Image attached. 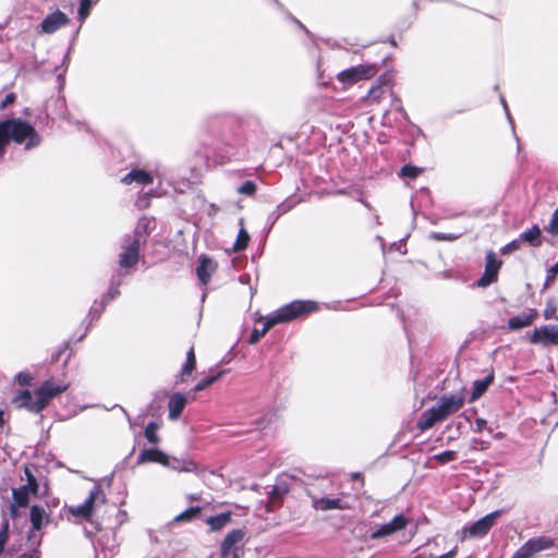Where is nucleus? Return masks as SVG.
Segmentation results:
<instances>
[{
	"label": "nucleus",
	"instance_id": "1",
	"mask_svg": "<svg viewBox=\"0 0 558 558\" xmlns=\"http://www.w3.org/2000/svg\"><path fill=\"white\" fill-rule=\"evenodd\" d=\"M316 310L317 304L313 301H293L289 304H286L266 318L262 329L254 328L252 330L248 338V343L255 344L275 325L291 322L303 314H307Z\"/></svg>",
	"mask_w": 558,
	"mask_h": 558
},
{
	"label": "nucleus",
	"instance_id": "2",
	"mask_svg": "<svg viewBox=\"0 0 558 558\" xmlns=\"http://www.w3.org/2000/svg\"><path fill=\"white\" fill-rule=\"evenodd\" d=\"M13 141L15 144H25L29 150L41 143V137L35 128L20 119H5L0 122V142L7 147Z\"/></svg>",
	"mask_w": 558,
	"mask_h": 558
},
{
	"label": "nucleus",
	"instance_id": "3",
	"mask_svg": "<svg viewBox=\"0 0 558 558\" xmlns=\"http://www.w3.org/2000/svg\"><path fill=\"white\" fill-rule=\"evenodd\" d=\"M68 387L66 384H58L54 379H48L34 393L28 390L21 391L14 397L13 403L17 408H26L31 412L39 413L51 399L64 392Z\"/></svg>",
	"mask_w": 558,
	"mask_h": 558
},
{
	"label": "nucleus",
	"instance_id": "4",
	"mask_svg": "<svg viewBox=\"0 0 558 558\" xmlns=\"http://www.w3.org/2000/svg\"><path fill=\"white\" fill-rule=\"evenodd\" d=\"M150 221L146 218L140 219L132 234H126L122 241V252L119 254V265L122 268H130L137 264L140 247L146 241L147 230Z\"/></svg>",
	"mask_w": 558,
	"mask_h": 558
},
{
	"label": "nucleus",
	"instance_id": "5",
	"mask_svg": "<svg viewBox=\"0 0 558 558\" xmlns=\"http://www.w3.org/2000/svg\"><path fill=\"white\" fill-rule=\"evenodd\" d=\"M107 501L106 494L100 485H95L89 492L88 496L83 504L78 506H72L69 508V512L83 520H86L93 525V530L84 529L87 537L92 538L93 535L100 530V525L92 520L94 512Z\"/></svg>",
	"mask_w": 558,
	"mask_h": 558
},
{
	"label": "nucleus",
	"instance_id": "6",
	"mask_svg": "<svg viewBox=\"0 0 558 558\" xmlns=\"http://www.w3.org/2000/svg\"><path fill=\"white\" fill-rule=\"evenodd\" d=\"M376 72L377 69L374 64H359L341 71L337 75V78L343 84L352 85L361 80H368L373 77Z\"/></svg>",
	"mask_w": 558,
	"mask_h": 558
},
{
	"label": "nucleus",
	"instance_id": "7",
	"mask_svg": "<svg viewBox=\"0 0 558 558\" xmlns=\"http://www.w3.org/2000/svg\"><path fill=\"white\" fill-rule=\"evenodd\" d=\"M502 513V510L493 511L471 524L469 527H464V531L471 537H483L495 525L497 519L500 518Z\"/></svg>",
	"mask_w": 558,
	"mask_h": 558
},
{
	"label": "nucleus",
	"instance_id": "8",
	"mask_svg": "<svg viewBox=\"0 0 558 558\" xmlns=\"http://www.w3.org/2000/svg\"><path fill=\"white\" fill-rule=\"evenodd\" d=\"M530 342L543 347H558V327L555 325H545L535 328L530 336Z\"/></svg>",
	"mask_w": 558,
	"mask_h": 558
},
{
	"label": "nucleus",
	"instance_id": "9",
	"mask_svg": "<svg viewBox=\"0 0 558 558\" xmlns=\"http://www.w3.org/2000/svg\"><path fill=\"white\" fill-rule=\"evenodd\" d=\"M244 536L245 532L241 529L229 532L221 543V558H240V548L236 545Z\"/></svg>",
	"mask_w": 558,
	"mask_h": 558
},
{
	"label": "nucleus",
	"instance_id": "10",
	"mask_svg": "<svg viewBox=\"0 0 558 558\" xmlns=\"http://www.w3.org/2000/svg\"><path fill=\"white\" fill-rule=\"evenodd\" d=\"M29 519L32 529L28 533V541L36 545L40 543V536H37L36 532L41 530L44 522H48L49 518L44 507L34 505L31 508Z\"/></svg>",
	"mask_w": 558,
	"mask_h": 558
},
{
	"label": "nucleus",
	"instance_id": "11",
	"mask_svg": "<svg viewBox=\"0 0 558 558\" xmlns=\"http://www.w3.org/2000/svg\"><path fill=\"white\" fill-rule=\"evenodd\" d=\"M500 267L501 260L496 257L494 252H488L486 255L485 270L482 277L477 280V286L485 288L495 282Z\"/></svg>",
	"mask_w": 558,
	"mask_h": 558
},
{
	"label": "nucleus",
	"instance_id": "12",
	"mask_svg": "<svg viewBox=\"0 0 558 558\" xmlns=\"http://www.w3.org/2000/svg\"><path fill=\"white\" fill-rule=\"evenodd\" d=\"M464 404V397L462 393H452L442 396L436 404L442 417L446 420L449 415L458 412Z\"/></svg>",
	"mask_w": 558,
	"mask_h": 558
},
{
	"label": "nucleus",
	"instance_id": "13",
	"mask_svg": "<svg viewBox=\"0 0 558 558\" xmlns=\"http://www.w3.org/2000/svg\"><path fill=\"white\" fill-rule=\"evenodd\" d=\"M407 525L408 519L403 514H398L390 522L380 525L372 532L369 537L371 539H379L405 529Z\"/></svg>",
	"mask_w": 558,
	"mask_h": 558
},
{
	"label": "nucleus",
	"instance_id": "14",
	"mask_svg": "<svg viewBox=\"0 0 558 558\" xmlns=\"http://www.w3.org/2000/svg\"><path fill=\"white\" fill-rule=\"evenodd\" d=\"M70 19L63 12L57 10L48 14L40 23V32L44 34H52L61 27L69 24Z\"/></svg>",
	"mask_w": 558,
	"mask_h": 558
},
{
	"label": "nucleus",
	"instance_id": "15",
	"mask_svg": "<svg viewBox=\"0 0 558 558\" xmlns=\"http://www.w3.org/2000/svg\"><path fill=\"white\" fill-rule=\"evenodd\" d=\"M216 269L217 263L214 259L206 255H201L198 257V266L196 268V274L198 280L203 286H206L209 282L211 275L216 271Z\"/></svg>",
	"mask_w": 558,
	"mask_h": 558
},
{
	"label": "nucleus",
	"instance_id": "16",
	"mask_svg": "<svg viewBox=\"0 0 558 558\" xmlns=\"http://www.w3.org/2000/svg\"><path fill=\"white\" fill-rule=\"evenodd\" d=\"M537 317V311L534 308H530L520 315L511 317L508 320V327L510 330H519L533 325Z\"/></svg>",
	"mask_w": 558,
	"mask_h": 558
},
{
	"label": "nucleus",
	"instance_id": "17",
	"mask_svg": "<svg viewBox=\"0 0 558 558\" xmlns=\"http://www.w3.org/2000/svg\"><path fill=\"white\" fill-rule=\"evenodd\" d=\"M445 418L439 412L437 405H434L421 414L417 421V428L421 430H427L432 428L437 422H441Z\"/></svg>",
	"mask_w": 558,
	"mask_h": 558
},
{
	"label": "nucleus",
	"instance_id": "18",
	"mask_svg": "<svg viewBox=\"0 0 558 558\" xmlns=\"http://www.w3.org/2000/svg\"><path fill=\"white\" fill-rule=\"evenodd\" d=\"M312 504L316 510H322V511H327V510H332V509H341V510L348 509V505L344 504L339 498H328V497L316 498V497H314L312 500Z\"/></svg>",
	"mask_w": 558,
	"mask_h": 558
},
{
	"label": "nucleus",
	"instance_id": "19",
	"mask_svg": "<svg viewBox=\"0 0 558 558\" xmlns=\"http://www.w3.org/2000/svg\"><path fill=\"white\" fill-rule=\"evenodd\" d=\"M163 465L179 472H195L197 465L192 460L166 456Z\"/></svg>",
	"mask_w": 558,
	"mask_h": 558
},
{
	"label": "nucleus",
	"instance_id": "20",
	"mask_svg": "<svg viewBox=\"0 0 558 558\" xmlns=\"http://www.w3.org/2000/svg\"><path fill=\"white\" fill-rule=\"evenodd\" d=\"M187 400L182 393H174L169 400V418L174 421L178 420L183 412Z\"/></svg>",
	"mask_w": 558,
	"mask_h": 558
},
{
	"label": "nucleus",
	"instance_id": "21",
	"mask_svg": "<svg viewBox=\"0 0 558 558\" xmlns=\"http://www.w3.org/2000/svg\"><path fill=\"white\" fill-rule=\"evenodd\" d=\"M154 181L153 177L142 169H134L130 171L125 177H123L122 182L124 184H131L133 182H136L141 185H148L151 184Z\"/></svg>",
	"mask_w": 558,
	"mask_h": 558
},
{
	"label": "nucleus",
	"instance_id": "22",
	"mask_svg": "<svg viewBox=\"0 0 558 558\" xmlns=\"http://www.w3.org/2000/svg\"><path fill=\"white\" fill-rule=\"evenodd\" d=\"M553 545L554 542L547 537L531 538L525 544H523L532 557L542 550L550 548Z\"/></svg>",
	"mask_w": 558,
	"mask_h": 558
},
{
	"label": "nucleus",
	"instance_id": "23",
	"mask_svg": "<svg viewBox=\"0 0 558 558\" xmlns=\"http://www.w3.org/2000/svg\"><path fill=\"white\" fill-rule=\"evenodd\" d=\"M166 453L157 448L144 449L137 457L138 463L157 462L163 465Z\"/></svg>",
	"mask_w": 558,
	"mask_h": 558
},
{
	"label": "nucleus",
	"instance_id": "24",
	"mask_svg": "<svg viewBox=\"0 0 558 558\" xmlns=\"http://www.w3.org/2000/svg\"><path fill=\"white\" fill-rule=\"evenodd\" d=\"M493 380H494L493 373L488 374L483 379L475 380L473 383V391H472L470 401L473 402V401L477 400L480 397H482L484 395V392L487 390V388L489 387V385L493 383Z\"/></svg>",
	"mask_w": 558,
	"mask_h": 558
},
{
	"label": "nucleus",
	"instance_id": "25",
	"mask_svg": "<svg viewBox=\"0 0 558 558\" xmlns=\"http://www.w3.org/2000/svg\"><path fill=\"white\" fill-rule=\"evenodd\" d=\"M232 513L230 511L219 513L206 519V523L210 526L211 531H220L231 522Z\"/></svg>",
	"mask_w": 558,
	"mask_h": 558
},
{
	"label": "nucleus",
	"instance_id": "26",
	"mask_svg": "<svg viewBox=\"0 0 558 558\" xmlns=\"http://www.w3.org/2000/svg\"><path fill=\"white\" fill-rule=\"evenodd\" d=\"M519 236L520 241L526 242L532 246L541 245V229L536 225H534L526 231H523Z\"/></svg>",
	"mask_w": 558,
	"mask_h": 558
},
{
	"label": "nucleus",
	"instance_id": "27",
	"mask_svg": "<svg viewBox=\"0 0 558 558\" xmlns=\"http://www.w3.org/2000/svg\"><path fill=\"white\" fill-rule=\"evenodd\" d=\"M32 494L31 489L22 485L19 488L12 489V498L13 501L19 505L21 508H25L29 504V495Z\"/></svg>",
	"mask_w": 558,
	"mask_h": 558
},
{
	"label": "nucleus",
	"instance_id": "28",
	"mask_svg": "<svg viewBox=\"0 0 558 558\" xmlns=\"http://www.w3.org/2000/svg\"><path fill=\"white\" fill-rule=\"evenodd\" d=\"M195 365H196L195 353H194V349L191 348L186 353V361L181 371V377H182L181 380H184L183 379L184 376L192 374V372L195 368Z\"/></svg>",
	"mask_w": 558,
	"mask_h": 558
},
{
	"label": "nucleus",
	"instance_id": "29",
	"mask_svg": "<svg viewBox=\"0 0 558 558\" xmlns=\"http://www.w3.org/2000/svg\"><path fill=\"white\" fill-rule=\"evenodd\" d=\"M25 477H26V484H24L25 487L31 489L32 495L37 496L39 490V484L33 474L29 466H25L24 469Z\"/></svg>",
	"mask_w": 558,
	"mask_h": 558
},
{
	"label": "nucleus",
	"instance_id": "30",
	"mask_svg": "<svg viewBox=\"0 0 558 558\" xmlns=\"http://www.w3.org/2000/svg\"><path fill=\"white\" fill-rule=\"evenodd\" d=\"M248 241H250L248 232L244 228H241L238 232V236H236L235 243L233 245L234 251L240 252V251L245 250L247 247Z\"/></svg>",
	"mask_w": 558,
	"mask_h": 558
},
{
	"label": "nucleus",
	"instance_id": "31",
	"mask_svg": "<svg viewBox=\"0 0 558 558\" xmlns=\"http://www.w3.org/2000/svg\"><path fill=\"white\" fill-rule=\"evenodd\" d=\"M289 492V487L284 482H278L269 493V498L271 501L280 500L287 493Z\"/></svg>",
	"mask_w": 558,
	"mask_h": 558
},
{
	"label": "nucleus",
	"instance_id": "32",
	"mask_svg": "<svg viewBox=\"0 0 558 558\" xmlns=\"http://www.w3.org/2000/svg\"><path fill=\"white\" fill-rule=\"evenodd\" d=\"M201 512V507H191L174 517V522H189L192 521Z\"/></svg>",
	"mask_w": 558,
	"mask_h": 558
},
{
	"label": "nucleus",
	"instance_id": "33",
	"mask_svg": "<svg viewBox=\"0 0 558 558\" xmlns=\"http://www.w3.org/2000/svg\"><path fill=\"white\" fill-rule=\"evenodd\" d=\"M158 428L159 426L155 422L148 423L147 426L145 427L144 435L150 444L157 445L160 441V438L157 435Z\"/></svg>",
	"mask_w": 558,
	"mask_h": 558
},
{
	"label": "nucleus",
	"instance_id": "34",
	"mask_svg": "<svg viewBox=\"0 0 558 558\" xmlns=\"http://www.w3.org/2000/svg\"><path fill=\"white\" fill-rule=\"evenodd\" d=\"M225 372L223 371H220L203 380H201L199 383H197L194 387V391H202L204 389H206L207 387H209L210 385H213L216 380H218V378L220 376H222Z\"/></svg>",
	"mask_w": 558,
	"mask_h": 558
},
{
	"label": "nucleus",
	"instance_id": "35",
	"mask_svg": "<svg viewBox=\"0 0 558 558\" xmlns=\"http://www.w3.org/2000/svg\"><path fill=\"white\" fill-rule=\"evenodd\" d=\"M95 3L94 0H81L78 7V19L81 22L85 21V19L89 15V11Z\"/></svg>",
	"mask_w": 558,
	"mask_h": 558
},
{
	"label": "nucleus",
	"instance_id": "36",
	"mask_svg": "<svg viewBox=\"0 0 558 558\" xmlns=\"http://www.w3.org/2000/svg\"><path fill=\"white\" fill-rule=\"evenodd\" d=\"M556 311H557L556 300L553 298L548 299L546 302L544 313H543L544 317L546 319H557L558 320V317L556 316Z\"/></svg>",
	"mask_w": 558,
	"mask_h": 558
},
{
	"label": "nucleus",
	"instance_id": "37",
	"mask_svg": "<svg viewBox=\"0 0 558 558\" xmlns=\"http://www.w3.org/2000/svg\"><path fill=\"white\" fill-rule=\"evenodd\" d=\"M462 233H445V232H432L429 238L435 241H448L452 242L458 240Z\"/></svg>",
	"mask_w": 558,
	"mask_h": 558
},
{
	"label": "nucleus",
	"instance_id": "38",
	"mask_svg": "<svg viewBox=\"0 0 558 558\" xmlns=\"http://www.w3.org/2000/svg\"><path fill=\"white\" fill-rule=\"evenodd\" d=\"M9 539V520L4 519L0 529V555L3 553L4 545Z\"/></svg>",
	"mask_w": 558,
	"mask_h": 558
},
{
	"label": "nucleus",
	"instance_id": "39",
	"mask_svg": "<svg viewBox=\"0 0 558 558\" xmlns=\"http://www.w3.org/2000/svg\"><path fill=\"white\" fill-rule=\"evenodd\" d=\"M293 207V203L291 202H283L281 204H279L276 208V210L271 214L270 217H274V222L280 217L282 216L283 214L288 213L289 210H291Z\"/></svg>",
	"mask_w": 558,
	"mask_h": 558
},
{
	"label": "nucleus",
	"instance_id": "40",
	"mask_svg": "<svg viewBox=\"0 0 558 558\" xmlns=\"http://www.w3.org/2000/svg\"><path fill=\"white\" fill-rule=\"evenodd\" d=\"M422 172L421 168L415 166L407 165L401 168L400 175L407 177L410 179H415Z\"/></svg>",
	"mask_w": 558,
	"mask_h": 558
},
{
	"label": "nucleus",
	"instance_id": "41",
	"mask_svg": "<svg viewBox=\"0 0 558 558\" xmlns=\"http://www.w3.org/2000/svg\"><path fill=\"white\" fill-rule=\"evenodd\" d=\"M434 458L438 462L445 464V463L457 460V452L453 450H446L444 452L436 454Z\"/></svg>",
	"mask_w": 558,
	"mask_h": 558
},
{
	"label": "nucleus",
	"instance_id": "42",
	"mask_svg": "<svg viewBox=\"0 0 558 558\" xmlns=\"http://www.w3.org/2000/svg\"><path fill=\"white\" fill-rule=\"evenodd\" d=\"M106 304L107 302H105L102 299L100 302H94L88 314L92 317V319H97L100 316V314L105 310Z\"/></svg>",
	"mask_w": 558,
	"mask_h": 558
},
{
	"label": "nucleus",
	"instance_id": "43",
	"mask_svg": "<svg viewBox=\"0 0 558 558\" xmlns=\"http://www.w3.org/2000/svg\"><path fill=\"white\" fill-rule=\"evenodd\" d=\"M522 241H520V236L514 239L513 241L509 242L508 244H506L502 248H501V253L502 254H510L514 251H518L521 248L522 246Z\"/></svg>",
	"mask_w": 558,
	"mask_h": 558
},
{
	"label": "nucleus",
	"instance_id": "44",
	"mask_svg": "<svg viewBox=\"0 0 558 558\" xmlns=\"http://www.w3.org/2000/svg\"><path fill=\"white\" fill-rule=\"evenodd\" d=\"M120 283H121L120 280L111 283L108 293L102 296V300L105 302H109V301L116 299L118 295H120V291H119Z\"/></svg>",
	"mask_w": 558,
	"mask_h": 558
},
{
	"label": "nucleus",
	"instance_id": "45",
	"mask_svg": "<svg viewBox=\"0 0 558 558\" xmlns=\"http://www.w3.org/2000/svg\"><path fill=\"white\" fill-rule=\"evenodd\" d=\"M256 191V185L253 181H245L241 186H239L238 192L240 194L252 196Z\"/></svg>",
	"mask_w": 558,
	"mask_h": 558
},
{
	"label": "nucleus",
	"instance_id": "46",
	"mask_svg": "<svg viewBox=\"0 0 558 558\" xmlns=\"http://www.w3.org/2000/svg\"><path fill=\"white\" fill-rule=\"evenodd\" d=\"M547 231L554 235H558V207L553 213Z\"/></svg>",
	"mask_w": 558,
	"mask_h": 558
},
{
	"label": "nucleus",
	"instance_id": "47",
	"mask_svg": "<svg viewBox=\"0 0 558 558\" xmlns=\"http://www.w3.org/2000/svg\"><path fill=\"white\" fill-rule=\"evenodd\" d=\"M32 379V376L26 372H22L16 375V380L21 386L31 385Z\"/></svg>",
	"mask_w": 558,
	"mask_h": 558
},
{
	"label": "nucleus",
	"instance_id": "48",
	"mask_svg": "<svg viewBox=\"0 0 558 558\" xmlns=\"http://www.w3.org/2000/svg\"><path fill=\"white\" fill-rule=\"evenodd\" d=\"M512 558H532L529 550L522 545L512 556Z\"/></svg>",
	"mask_w": 558,
	"mask_h": 558
},
{
	"label": "nucleus",
	"instance_id": "49",
	"mask_svg": "<svg viewBox=\"0 0 558 558\" xmlns=\"http://www.w3.org/2000/svg\"><path fill=\"white\" fill-rule=\"evenodd\" d=\"M556 275H558V262L548 270L545 286H548Z\"/></svg>",
	"mask_w": 558,
	"mask_h": 558
},
{
	"label": "nucleus",
	"instance_id": "50",
	"mask_svg": "<svg viewBox=\"0 0 558 558\" xmlns=\"http://www.w3.org/2000/svg\"><path fill=\"white\" fill-rule=\"evenodd\" d=\"M474 425V432L481 433L486 427L487 422L486 420L478 417L475 420Z\"/></svg>",
	"mask_w": 558,
	"mask_h": 558
},
{
	"label": "nucleus",
	"instance_id": "51",
	"mask_svg": "<svg viewBox=\"0 0 558 558\" xmlns=\"http://www.w3.org/2000/svg\"><path fill=\"white\" fill-rule=\"evenodd\" d=\"M15 99L14 94H9L5 96L4 100L2 101L1 108H5L8 105L12 104Z\"/></svg>",
	"mask_w": 558,
	"mask_h": 558
},
{
	"label": "nucleus",
	"instance_id": "52",
	"mask_svg": "<svg viewBox=\"0 0 558 558\" xmlns=\"http://www.w3.org/2000/svg\"><path fill=\"white\" fill-rule=\"evenodd\" d=\"M20 506L16 505L14 501L10 505V514L12 518H17L19 517V511H17V508Z\"/></svg>",
	"mask_w": 558,
	"mask_h": 558
},
{
	"label": "nucleus",
	"instance_id": "53",
	"mask_svg": "<svg viewBox=\"0 0 558 558\" xmlns=\"http://www.w3.org/2000/svg\"><path fill=\"white\" fill-rule=\"evenodd\" d=\"M456 555H457V547H454L453 549H451L450 551H448L441 556L430 557V558H454Z\"/></svg>",
	"mask_w": 558,
	"mask_h": 558
},
{
	"label": "nucleus",
	"instance_id": "54",
	"mask_svg": "<svg viewBox=\"0 0 558 558\" xmlns=\"http://www.w3.org/2000/svg\"><path fill=\"white\" fill-rule=\"evenodd\" d=\"M381 89L379 87H374L369 90V97H373L375 99L379 98Z\"/></svg>",
	"mask_w": 558,
	"mask_h": 558
},
{
	"label": "nucleus",
	"instance_id": "55",
	"mask_svg": "<svg viewBox=\"0 0 558 558\" xmlns=\"http://www.w3.org/2000/svg\"><path fill=\"white\" fill-rule=\"evenodd\" d=\"M500 101H501V104H502V106H504V109H505V111H506V114H507V117H508V120L510 121V123H512V119H511V117H510V113H509V110H508V106H507V102H506V100H505L504 96H501V97H500Z\"/></svg>",
	"mask_w": 558,
	"mask_h": 558
},
{
	"label": "nucleus",
	"instance_id": "56",
	"mask_svg": "<svg viewBox=\"0 0 558 558\" xmlns=\"http://www.w3.org/2000/svg\"><path fill=\"white\" fill-rule=\"evenodd\" d=\"M17 558H35V554L31 553V554H22L20 555Z\"/></svg>",
	"mask_w": 558,
	"mask_h": 558
},
{
	"label": "nucleus",
	"instance_id": "57",
	"mask_svg": "<svg viewBox=\"0 0 558 558\" xmlns=\"http://www.w3.org/2000/svg\"><path fill=\"white\" fill-rule=\"evenodd\" d=\"M5 148H7V147H5V146L0 142V155H1V156H2V155H4V153H5Z\"/></svg>",
	"mask_w": 558,
	"mask_h": 558
},
{
	"label": "nucleus",
	"instance_id": "58",
	"mask_svg": "<svg viewBox=\"0 0 558 558\" xmlns=\"http://www.w3.org/2000/svg\"><path fill=\"white\" fill-rule=\"evenodd\" d=\"M2 423H3V412L0 411V426L2 425Z\"/></svg>",
	"mask_w": 558,
	"mask_h": 558
}]
</instances>
